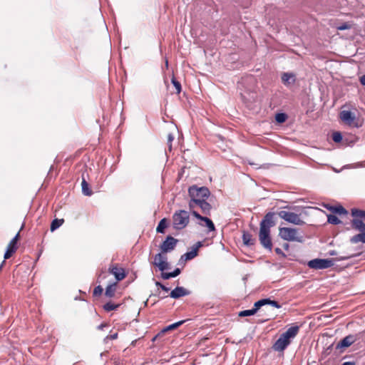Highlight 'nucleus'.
<instances>
[{
  "instance_id": "f257e3e1",
  "label": "nucleus",
  "mask_w": 365,
  "mask_h": 365,
  "mask_svg": "<svg viewBox=\"0 0 365 365\" xmlns=\"http://www.w3.org/2000/svg\"><path fill=\"white\" fill-rule=\"evenodd\" d=\"M188 195L190 197L189 209L193 215V211H197L199 207L204 215H210L211 205L206 201L210 195V190L206 187L192 185L188 189Z\"/></svg>"
},
{
  "instance_id": "f03ea898",
  "label": "nucleus",
  "mask_w": 365,
  "mask_h": 365,
  "mask_svg": "<svg viewBox=\"0 0 365 365\" xmlns=\"http://www.w3.org/2000/svg\"><path fill=\"white\" fill-rule=\"evenodd\" d=\"M178 240L172 236H168L165 241L160 245V252L154 257L153 264L158 267L160 271H164L169 268V264L167 262L166 253L173 250L176 247Z\"/></svg>"
},
{
  "instance_id": "7ed1b4c3",
  "label": "nucleus",
  "mask_w": 365,
  "mask_h": 365,
  "mask_svg": "<svg viewBox=\"0 0 365 365\" xmlns=\"http://www.w3.org/2000/svg\"><path fill=\"white\" fill-rule=\"evenodd\" d=\"M274 216V212L267 213L259 224V240L260 244L269 250H272V248L270 228L275 225Z\"/></svg>"
},
{
  "instance_id": "20e7f679",
  "label": "nucleus",
  "mask_w": 365,
  "mask_h": 365,
  "mask_svg": "<svg viewBox=\"0 0 365 365\" xmlns=\"http://www.w3.org/2000/svg\"><path fill=\"white\" fill-rule=\"evenodd\" d=\"M299 330L298 326L289 327L284 333L281 334L279 338L273 345V349L277 351H284L291 343V339L294 338Z\"/></svg>"
},
{
  "instance_id": "39448f33",
  "label": "nucleus",
  "mask_w": 365,
  "mask_h": 365,
  "mask_svg": "<svg viewBox=\"0 0 365 365\" xmlns=\"http://www.w3.org/2000/svg\"><path fill=\"white\" fill-rule=\"evenodd\" d=\"M173 225L175 230L185 228L190 222V214L184 210H177L173 215Z\"/></svg>"
},
{
  "instance_id": "423d86ee",
  "label": "nucleus",
  "mask_w": 365,
  "mask_h": 365,
  "mask_svg": "<svg viewBox=\"0 0 365 365\" xmlns=\"http://www.w3.org/2000/svg\"><path fill=\"white\" fill-rule=\"evenodd\" d=\"M279 235L286 241L302 242L303 240V237L299 234V230L297 228L279 227Z\"/></svg>"
},
{
  "instance_id": "0eeeda50",
  "label": "nucleus",
  "mask_w": 365,
  "mask_h": 365,
  "mask_svg": "<svg viewBox=\"0 0 365 365\" xmlns=\"http://www.w3.org/2000/svg\"><path fill=\"white\" fill-rule=\"evenodd\" d=\"M277 214L280 218L284 220L285 221L289 223L297 225H302L304 224V222L302 220H301L299 215L294 212L282 210L279 212Z\"/></svg>"
},
{
  "instance_id": "6e6552de",
  "label": "nucleus",
  "mask_w": 365,
  "mask_h": 365,
  "mask_svg": "<svg viewBox=\"0 0 365 365\" xmlns=\"http://www.w3.org/2000/svg\"><path fill=\"white\" fill-rule=\"evenodd\" d=\"M334 265L332 259H314L308 262V266L312 269H321L331 267Z\"/></svg>"
},
{
  "instance_id": "1a4fd4ad",
  "label": "nucleus",
  "mask_w": 365,
  "mask_h": 365,
  "mask_svg": "<svg viewBox=\"0 0 365 365\" xmlns=\"http://www.w3.org/2000/svg\"><path fill=\"white\" fill-rule=\"evenodd\" d=\"M20 239V231L15 235V237L9 242L7 245L6 250L4 254V259H9L18 250V241Z\"/></svg>"
},
{
  "instance_id": "9d476101",
  "label": "nucleus",
  "mask_w": 365,
  "mask_h": 365,
  "mask_svg": "<svg viewBox=\"0 0 365 365\" xmlns=\"http://www.w3.org/2000/svg\"><path fill=\"white\" fill-rule=\"evenodd\" d=\"M108 272L115 276L118 282L123 280L126 277L125 270L118 264H110L108 268Z\"/></svg>"
},
{
  "instance_id": "9b49d317",
  "label": "nucleus",
  "mask_w": 365,
  "mask_h": 365,
  "mask_svg": "<svg viewBox=\"0 0 365 365\" xmlns=\"http://www.w3.org/2000/svg\"><path fill=\"white\" fill-rule=\"evenodd\" d=\"M358 337L356 335L349 334L344 338H343L336 346V349H344L350 346L353 344L356 340Z\"/></svg>"
},
{
  "instance_id": "f8f14e48",
  "label": "nucleus",
  "mask_w": 365,
  "mask_h": 365,
  "mask_svg": "<svg viewBox=\"0 0 365 365\" xmlns=\"http://www.w3.org/2000/svg\"><path fill=\"white\" fill-rule=\"evenodd\" d=\"M340 119L346 125H351L356 119L355 115L350 110H342L339 113Z\"/></svg>"
},
{
  "instance_id": "ddd939ff",
  "label": "nucleus",
  "mask_w": 365,
  "mask_h": 365,
  "mask_svg": "<svg viewBox=\"0 0 365 365\" xmlns=\"http://www.w3.org/2000/svg\"><path fill=\"white\" fill-rule=\"evenodd\" d=\"M263 301H257L254 304V307L252 309L242 311L239 313V317H247L254 315L258 309L262 307Z\"/></svg>"
},
{
  "instance_id": "4468645a",
  "label": "nucleus",
  "mask_w": 365,
  "mask_h": 365,
  "mask_svg": "<svg viewBox=\"0 0 365 365\" xmlns=\"http://www.w3.org/2000/svg\"><path fill=\"white\" fill-rule=\"evenodd\" d=\"M190 292L182 287H177L171 291L170 297L173 299H178L181 297L188 295Z\"/></svg>"
},
{
  "instance_id": "2eb2a0df",
  "label": "nucleus",
  "mask_w": 365,
  "mask_h": 365,
  "mask_svg": "<svg viewBox=\"0 0 365 365\" xmlns=\"http://www.w3.org/2000/svg\"><path fill=\"white\" fill-rule=\"evenodd\" d=\"M201 245V242H198L195 248H193L190 252H187L181 256V259L187 261L195 258L197 255L198 249Z\"/></svg>"
},
{
  "instance_id": "dca6fc26",
  "label": "nucleus",
  "mask_w": 365,
  "mask_h": 365,
  "mask_svg": "<svg viewBox=\"0 0 365 365\" xmlns=\"http://www.w3.org/2000/svg\"><path fill=\"white\" fill-rule=\"evenodd\" d=\"M282 81L287 86L293 85L296 81V76L292 73H283L282 75Z\"/></svg>"
},
{
  "instance_id": "f3484780",
  "label": "nucleus",
  "mask_w": 365,
  "mask_h": 365,
  "mask_svg": "<svg viewBox=\"0 0 365 365\" xmlns=\"http://www.w3.org/2000/svg\"><path fill=\"white\" fill-rule=\"evenodd\" d=\"M193 216L202 221H204L210 231H214L215 230L214 223L208 217L200 215L197 211H193Z\"/></svg>"
},
{
  "instance_id": "a211bd4d",
  "label": "nucleus",
  "mask_w": 365,
  "mask_h": 365,
  "mask_svg": "<svg viewBox=\"0 0 365 365\" xmlns=\"http://www.w3.org/2000/svg\"><path fill=\"white\" fill-rule=\"evenodd\" d=\"M352 227L359 232H365V224L360 219L354 218L351 221Z\"/></svg>"
},
{
  "instance_id": "6ab92c4d",
  "label": "nucleus",
  "mask_w": 365,
  "mask_h": 365,
  "mask_svg": "<svg viewBox=\"0 0 365 365\" xmlns=\"http://www.w3.org/2000/svg\"><path fill=\"white\" fill-rule=\"evenodd\" d=\"M327 208L331 211L332 213L339 214V215H346L348 212L346 210L342 207L341 205L339 206H329Z\"/></svg>"
},
{
  "instance_id": "aec40b11",
  "label": "nucleus",
  "mask_w": 365,
  "mask_h": 365,
  "mask_svg": "<svg viewBox=\"0 0 365 365\" xmlns=\"http://www.w3.org/2000/svg\"><path fill=\"white\" fill-rule=\"evenodd\" d=\"M242 240L244 244L247 246L253 245L255 243V239L253 238L252 235L250 233L246 232H243Z\"/></svg>"
},
{
  "instance_id": "412c9836",
  "label": "nucleus",
  "mask_w": 365,
  "mask_h": 365,
  "mask_svg": "<svg viewBox=\"0 0 365 365\" xmlns=\"http://www.w3.org/2000/svg\"><path fill=\"white\" fill-rule=\"evenodd\" d=\"M81 188L85 195L90 196L92 195V190L90 188L89 184L87 182L83 175L82 176Z\"/></svg>"
},
{
  "instance_id": "4be33fe9",
  "label": "nucleus",
  "mask_w": 365,
  "mask_h": 365,
  "mask_svg": "<svg viewBox=\"0 0 365 365\" xmlns=\"http://www.w3.org/2000/svg\"><path fill=\"white\" fill-rule=\"evenodd\" d=\"M117 282L109 284L106 288L105 295L108 297H113L116 291Z\"/></svg>"
},
{
  "instance_id": "5701e85b",
  "label": "nucleus",
  "mask_w": 365,
  "mask_h": 365,
  "mask_svg": "<svg viewBox=\"0 0 365 365\" xmlns=\"http://www.w3.org/2000/svg\"><path fill=\"white\" fill-rule=\"evenodd\" d=\"M162 273H161V277L163 279H168L171 277H175L177 276H178L181 271L179 268H176L173 272H164V271H161Z\"/></svg>"
},
{
  "instance_id": "b1692460",
  "label": "nucleus",
  "mask_w": 365,
  "mask_h": 365,
  "mask_svg": "<svg viewBox=\"0 0 365 365\" xmlns=\"http://www.w3.org/2000/svg\"><path fill=\"white\" fill-rule=\"evenodd\" d=\"M351 215L355 219H360V220H365V211L361 210L358 209H352L351 210Z\"/></svg>"
},
{
  "instance_id": "393cba45",
  "label": "nucleus",
  "mask_w": 365,
  "mask_h": 365,
  "mask_svg": "<svg viewBox=\"0 0 365 365\" xmlns=\"http://www.w3.org/2000/svg\"><path fill=\"white\" fill-rule=\"evenodd\" d=\"M351 242L352 243H357L359 242L365 243V232H360L359 234L353 236L351 238Z\"/></svg>"
},
{
  "instance_id": "a878e982",
  "label": "nucleus",
  "mask_w": 365,
  "mask_h": 365,
  "mask_svg": "<svg viewBox=\"0 0 365 365\" xmlns=\"http://www.w3.org/2000/svg\"><path fill=\"white\" fill-rule=\"evenodd\" d=\"M167 226H168L167 219L166 218L162 219L159 222V223L157 226L156 232L158 233H164L165 229L167 227Z\"/></svg>"
},
{
  "instance_id": "bb28decb",
  "label": "nucleus",
  "mask_w": 365,
  "mask_h": 365,
  "mask_svg": "<svg viewBox=\"0 0 365 365\" xmlns=\"http://www.w3.org/2000/svg\"><path fill=\"white\" fill-rule=\"evenodd\" d=\"M63 219H55L52 221L51 224V231H54L58 229L60 226L63 223Z\"/></svg>"
},
{
  "instance_id": "cd10ccee",
  "label": "nucleus",
  "mask_w": 365,
  "mask_h": 365,
  "mask_svg": "<svg viewBox=\"0 0 365 365\" xmlns=\"http://www.w3.org/2000/svg\"><path fill=\"white\" fill-rule=\"evenodd\" d=\"M120 307V304H113L111 302H107L103 305V309L106 312H110L113 310H115Z\"/></svg>"
},
{
  "instance_id": "c85d7f7f",
  "label": "nucleus",
  "mask_w": 365,
  "mask_h": 365,
  "mask_svg": "<svg viewBox=\"0 0 365 365\" xmlns=\"http://www.w3.org/2000/svg\"><path fill=\"white\" fill-rule=\"evenodd\" d=\"M171 82L173 85V87L175 88V92L177 94H179L182 90L180 83L178 81H177V79L175 78L174 76H173V77H172Z\"/></svg>"
},
{
  "instance_id": "c756f323",
  "label": "nucleus",
  "mask_w": 365,
  "mask_h": 365,
  "mask_svg": "<svg viewBox=\"0 0 365 365\" xmlns=\"http://www.w3.org/2000/svg\"><path fill=\"white\" fill-rule=\"evenodd\" d=\"M259 301H264L262 302V306L265 305V304H270L276 308H280L281 307V305L277 302V301H274V300H271L269 299H260Z\"/></svg>"
},
{
  "instance_id": "7c9ffc66",
  "label": "nucleus",
  "mask_w": 365,
  "mask_h": 365,
  "mask_svg": "<svg viewBox=\"0 0 365 365\" xmlns=\"http://www.w3.org/2000/svg\"><path fill=\"white\" fill-rule=\"evenodd\" d=\"M185 322V320H181V321L177 322L175 323H173V324L168 326L164 329V331H170V330L175 329L178 328L180 326H181L182 324H183Z\"/></svg>"
},
{
  "instance_id": "2f4dec72",
  "label": "nucleus",
  "mask_w": 365,
  "mask_h": 365,
  "mask_svg": "<svg viewBox=\"0 0 365 365\" xmlns=\"http://www.w3.org/2000/svg\"><path fill=\"white\" fill-rule=\"evenodd\" d=\"M328 222L332 225H339L341 220L334 215H329L327 216Z\"/></svg>"
},
{
  "instance_id": "473e14b6",
  "label": "nucleus",
  "mask_w": 365,
  "mask_h": 365,
  "mask_svg": "<svg viewBox=\"0 0 365 365\" xmlns=\"http://www.w3.org/2000/svg\"><path fill=\"white\" fill-rule=\"evenodd\" d=\"M287 116L285 113H277L275 115V120L278 123H284L287 120Z\"/></svg>"
},
{
  "instance_id": "72a5a7b5",
  "label": "nucleus",
  "mask_w": 365,
  "mask_h": 365,
  "mask_svg": "<svg viewBox=\"0 0 365 365\" xmlns=\"http://www.w3.org/2000/svg\"><path fill=\"white\" fill-rule=\"evenodd\" d=\"M332 139L335 143H340L342 140V135L339 132H335L332 135Z\"/></svg>"
},
{
  "instance_id": "f704fd0d",
  "label": "nucleus",
  "mask_w": 365,
  "mask_h": 365,
  "mask_svg": "<svg viewBox=\"0 0 365 365\" xmlns=\"http://www.w3.org/2000/svg\"><path fill=\"white\" fill-rule=\"evenodd\" d=\"M103 289L101 286H97L94 288L93 294L95 297L100 296L103 293Z\"/></svg>"
},
{
  "instance_id": "c9c22d12",
  "label": "nucleus",
  "mask_w": 365,
  "mask_h": 365,
  "mask_svg": "<svg viewBox=\"0 0 365 365\" xmlns=\"http://www.w3.org/2000/svg\"><path fill=\"white\" fill-rule=\"evenodd\" d=\"M351 28V25L347 22L341 24L340 26L337 27L338 30L344 31L346 29H350Z\"/></svg>"
},
{
  "instance_id": "e433bc0d",
  "label": "nucleus",
  "mask_w": 365,
  "mask_h": 365,
  "mask_svg": "<svg viewBox=\"0 0 365 365\" xmlns=\"http://www.w3.org/2000/svg\"><path fill=\"white\" fill-rule=\"evenodd\" d=\"M174 140V136L170 133L168 134V149L170 151H171L172 150V142L173 140Z\"/></svg>"
},
{
  "instance_id": "4c0bfd02",
  "label": "nucleus",
  "mask_w": 365,
  "mask_h": 365,
  "mask_svg": "<svg viewBox=\"0 0 365 365\" xmlns=\"http://www.w3.org/2000/svg\"><path fill=\"white\" fill-rule=\"evenodd\" d=\"M118 333H115L113 334L108 335L106 339H110V340H114L118 338Z\"/></svg>"
},
{
  "instance_id": "58836bf2",
  "label": "nucleus",
  "mask_w": 365,
  "mask_h": 365,
  "mask_svg": "<svg viewBox=\"0 0 365 365\" xmlns=\"http://www.w3.org/2000/svg\"><path fill=\"white\" fill-rule=\"evenodd\" d=\"M274 251L277 255H282L284 257L285 256L280 248L277 247L275 248Z\"/></svg>"
},
{
  "instance_id": "ea45409f",
  "label": "nucleus",
  "mask_w": 365,
  "mask_h": 365,
  "mask_svg": "<svg viewBox=\"0 0 365 365\" xmlns=\"http://www.w3.org/2000/svg\"><path fill=\"white\" fill-rule=\"evenodd\" d=\"M359 81L361 85L365 86V74L360 77Z\"/></svg>"
},
{
  "instance_id": "a19ab883",
  "label": "nucleus",
  "mask_w": 365,
  "mask_h": 365,
  "mask_svg": "<svg viewBox=\"0 0 365 365\" xmlns=\"http://www.w3.org/2000/svg\"><path fill=\"white\" fill-rule=\"evenodd\" d=\"M354 255H349V256H344V257H341L340 258H339V260H344V259H348L352 257H354Z\"/></svg>"
},
{
  "instance_id": "79ce46f5",
  "label": "nucleus",
  "mask_w": 365,
  "mask_h": 365,
  "mask_svg": "<svg viewBox=\"0 0 365 365\" xmlns=\"http://www.w3.org/2000/svg\"><path fill=\"white\" fill-rule=\"evenodd\" d=\"M341 365H356V362L354 361H346V362L343 363Z\"/></svg>"
},
{
  "instance_id": "37998d69",
  "label": "nucleus",
  "mask_w": 365,
  "mask_h": 365,
  "mask_svg": "<svg viewBox=\"0 0 365 365\" xmlns=\"http://www.w3.org/2000/svg\"><path fill=\"white\" fill-rule=\"evenodd\" d=\"M160 288H161L163 290L165 291V292H168V291H169V289H170L169 288L166 287H165V285H163V284H160Z\"/></svg>"
},
{
  "instance_id": "c03bdc74",
  "label": "nucleus",
  "mask_w": 365,
  "mask_h": 365,
  "mask_svg": "<svg viewBox=\"0 0 365 365\" xmlns=\"http://www.w3.org/2000/svg\"><path fill=\"white\" fill-rule=\"evenodd\" d=\"M106 326H107V324H100V325L98 327V329H103V327H106Z\"/></svg>"
},
{
  "instance_id": "a18cd8bd",
  "label": "nucleus",
  "mask_w": 365,
  "mask_h": 365,
  "mask_svg": "<svg viewBox=\"0 0 365 365\" xmlns=\"http://www.w3.org/2000/svg\"><path fill=\"white\" fill-rule=\"evenodd\" d=\"M289 247V245L287 244V243L284 244V246H283L284 249L286 250H288Z\"/></svg>"
},
{
  "instance_id": "49530a36",
  "label": "nucleus",
  "mask_w": 365,
  "mask_h": 365,
  "mask_svg": "<svg viewBox=\"0 0 365 365\" xmlns=\"http://www.w3.org/2000/svg\"><path fill=\"white\" fill-rule=\"evenodd\" d=\"M5 263V261L4 260L1 263V264H0V271L1 270L3 266H4V264Z\"/></svg>"
},
{
  "instance_id": "de8ad7c7",
  "label": "nucleus",
  "mask_w": 365,
  "mask_h": 365,
  "mask_svg": "<svg viewBox=\"0 0 365 365\" xmlns=\"http://www.w3.org/2000/svg\"><path fill=\"white\" fill-rule=\"evenodd\" d=\"M160 284H162L160 282H156V286L160 287Z\"/></svg>"
}]
</instances>
